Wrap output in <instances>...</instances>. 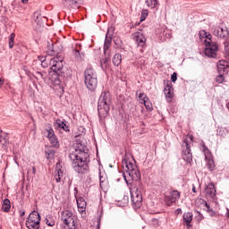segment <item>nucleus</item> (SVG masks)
Listing matches in <instances>:
<instances>
[{
    "instance_id": "nucleus-1",
    "label": "nucleus",
    "mask_w": 229,
    "mask_h": 229,
    "mask_svg": "<svg viewBox=\"0 0 229 229\" xmlns=\"http://www.w3.org/2000/svg\"><path fill=\"white\" fill-rule=\"evenodd\" d=\"M122 165L125 171L123 173V179L127 185H131L130 192L132 206L134 208H140L142 206V191H144V186L142 182H140V171H139L137 165H134L126 158H123Z\"/></svg>"
},
{
    "instance_id": "nucleus-2",
    "label": "nucleus",
    "mask_w": 229,
    "mask_h": 229,
    "mask_svg": "<svg viewBox=\"0 0 229 229\" xmlns=\"http://www.w3.org/2000/svg\"><path fill=\"white\" fill-rule=\"evenodd\" d=\"M73 148L74 152L70 154V159L72 160V165L74 172L78 173V174H89L90 171L89 167L90 158L87 145L81 141H77Z\"/></svg>"
},
{
    "instance_id": "nucleus-3",
    "label": "nucleus",
    "mask_w": 229,
    "mask_h": 229,
    "mask_svg": "<svg viewBox=\"0 0 229 229\" xmlns=\"http://www.w3.org/2000/svg\"><path fill=\"white\" fill-rule=\"evenodd\" d=\"M112 105V95L110 92L104 91L101 93L98 102V112L100 121H103L110 112V106Z\"/></svg>"
},
{
    "instance_id": "nucleus-4",
    "label": "nucleus",
    "mask_w": 229,
    "mask_h": 229,
    "mask_svg": "<svg viewBox=\"0 0 229 229\" xmlns=\"http://www.w3.org/2000/svg\"><path fill=\"white\" fill-rule=\"evenodd\" d=\"M51 70L55 72L57 76L58 81L62 82L71 76V72H69L68 69L64 67V61L58 58H53L50 61Z\"/></svg>"
},
{
    "instance_id": "nucleus-5",
    "label": "nucleus",
    "mask_w": 229,
    "mask_h": 229,
    "mask_svg": "<svg viewBox=\"0 0 229 229\" xmlns=\"http://www.w3.org/2000/svg\"><path fill=\"white\" fill-rule=\"evenodd\" d=\"M84 84L90 92H94L98 89V73L92 67L84 71Z\"/></svg>"
},
{
    "instance_id": "nucleus-6",
    "label": "nucleus",
    "mask_w": 229,
    "mask_h": 229,
    "mask_svg": "<svg viewBox=\"0 0 229 229\" xmlns=\"http://www.w3.org/2000/svg\"><path fill=\"white\" fill-rule=\"evenodd\" d=\"M61 221L64 226L68 229H76V222L74 221V216L70 210H64L61 214Z\"/></svg>"
},
{
    "instance_id": "nucleus-7",
    "label": "nucleus",
    "mask_w": 229,
    "mask_h": 229,
    "mask_svg": "<svg viewBox=\"0 0 229 229\" xmlns=\"http://www.w3.org/2000/svg\"><path fill=\"white\" fill-rule=\"evenodd\" d=\"M205 55L208 58H216L217 56V51H219V47L213 41H205Z\"/></svg>"
},
{
    "instance_id": "nucleus-8",
    "label": "nucleus",
    "mask_w": 229,
    "mask_h": 229,
    "mask_svg": "<svg viewBox=\"0 0 229 229\" xmlns=\"http://www.w3.org/2000/svg\"><path fill=\"white\" fill-rule=\"evenodd\" d=\"M182 158L187 164L192 162V153L191 152V143L184 140L182 143Z\"/></svg>"
},
{
    "instance_id": "nucleus-9",
    "label": "nucleus",
    "mask_w": 229,
    "mask_h": 229,
    "mask_svg": "<svg viewBox=\"0 0 229 229\" xmlns=\"http://www.w3.org/2000/svg\"><path fill=\"white\" fill-rule=\"evenodd\" d=\"M165 83V89H164V93L166 98V100L168 103H171L174 96V89L173 88V83L171 81H164Z\"/></svg>"
},
{
    "instance_id": "nucleus-10",
    "label": "nucleus",
    "mask_w": 229,
    "mask_h": 229,
    "mask_svg": "<svg viewBox=\"0 0 229 229\" xmlns=\"http://www.w3.org/2000/svg\"><path fill=\"white\" fill-rule=\"evenodd\" d=\"M62 4L67 10H78L81 4V0H63Z\"/></svg>"
},
{
    "instance_id": "nucleus-11",
    "label": "nucleus",
    "mask_w": 229,
    "mask_h": 229,
    "mask_svg": "<svg viewBox=\"0 0 229 229\" xmlns=\"http://www.w3.org/2000/svg\"><path fill=\"white\" fill-rule=\"evenodd\" d=\"M47 18L42 16H37L34 21V30L36 31H42L44 30V22H46Z\"/></svg>"
},
{
    "instance_id": "nucleus-12",
    "label": "nucleus",
    "mask_w": 229,
    "mask_h": 229,
    "mask_svg": "<svg viewBox=\"0 0 229 229\" xmlns=\"http://www.w3.org/2000/svg\"><path fill=\"white\" fill-rule=\"evenodd\" d=\"M206 197L212 199L216 197V186L210 182L206 188Z\"/></svg>"
},
{
    "instance_id": "nucleus-13",
    "label": "nucleus",
    "mask_w": 229,
    "mask_h": 229,
    "mask_svg": "<svg viewBox=\"0 0 229 229\" xmlns=\"http://www.w3.org/2000/svg\"><path fill=\"white\" fill-rule=\"evenodd\" d=\"M55 171V182L60 183V182H62V178L64 177V170H62V165L60 163L56 164Z\"/></svg>"
},
{
    "instance_id": "nucleus-14",
    "label": "nucleus",
    "mask_w": 229,
    "mask_h": 229,
    "mask_svg": "<svg viewBox=\"0 0 229 229\" xmlns=\"http://www.w3.org/2000/svg\"><path fill=\"white\" fill-rule=\"evenodd\" d=\"M135 42H137L138 46L140 47H144L146 46V37L142 33H136L135 34Z\"/></svg>"
},
{
    "instance_id": "nucleus-15",
    "label": "nucleus",
    "mask_w": 229,
    "mask_h": 229,
    "mask_svg": "<svg viewBox=\"0 0 229 229\" xmlns=\"http://www.w3.org/2000/svg\"><path fill=\"white\" fill-rule=\"evenodd\" d=\"M0 143L3 146H8L10 144V135L6 132H3V131L0 130Z\"/></svg>"
},
{
    "instance_id": "nucleus-16",
    "label": "nucleus",
    "mask_w": 229,
    "mask_h": 229,
    "mask_svg": "<svg viewBox=\"0 0 229 229\" xmlns=\"http://www.w3.org/2000/svg\"><path fill=\"white\" fill-rule=\"evenodd\" d=\"M77 207L79 208V212H85L87 208V201H85V199H83L82 197L77 199Z\"/></svg>"
},
{
    "instance_id": "nucleus-17",
    "label": "nucleus",
    "mask_w": 229,
    "mask_h": 229,
    "mask_svg": "<svg viewBox=\"0 0 229 229\" xmlns=\"http://www.w3.org/2000/svg\"><path fill=\"white\" fill-rule=\"evenodd\" d=\"M223 71L225 72V64H220V66H218L219 75L216 76V83H223V81H225V75H223Z\"/></svg>"
},
{
    "instance_id": "nucleus-18",
    "label": "nucleus",
    "mask_w": 229,
    "mask_h": 229,
    "mask_svg": "<svg viewBox=\"0 0 229 229\" xmlns=\"http://www.w3.org/2000/svg\"><path fill=\"white\" fill-rule=\"evenodd\" d=\"M40 214L38 211H32L27 218V221L40 223Z\"/></svg>"
},
{
    "instance_id": "nucleus-19",
    "label": "nucleus",
    "mask_w": 229,
    "mask_h": 229,
    "mask_svg": "<svg viewBox=\"0 0 229 229\" xmlns=\"http://www.w3.org/2000/svg\"><path fill=\"white\" fill-rule=\"evenodd\" d=\"M47 53V55H49V56H55V55H58V53H60V52L58 50L55 49V44L48 42Z\"/></svg>"
},
{
    "instance_id": "nucleus-20",
    "label": "nucleus",
    "mask_w": 229,
    "mask_h": 229,
    "mask_svg": "<svg viewBox=\"0 0 229 229\" xmlns=\"http://www.w3.org/2000/svg\"><path fill=\"white\" fill-rule=\"evenodd\" d=\"M192 217H193V215L191 212H187V213H184L183 214V221L184 223H186V226L187 228H191V223H192Z\"/></svg>"
},
{
    "instance_id": "nucleus-21",
    "label": "nucleus",
    "mask_w": 229,
    "mask_h": 229,
    "mask_svg": "<svg viewBox=\"0 0 229 229\" xmlns=\"http://www.w3.org/2000/svg\"><path fill=\"white\" fill-rule=\"evenodd\" d=\"M140 99H141L144 103L145 107L148 112H151L153 110V106L151 103L148 102V97H144V93H140Z\"/></svg>"
},
{
    "instance_id": "nucleus-22",
    "label": "nucleus",
    "mask_w": 229,
    "mask_h": 229,
    "mask_svg": "<svg viewBox=\"0 0 229 229\" xmlns=\"http://www.w3.org/2000/svg\"><path fill=\"white\" fill-rule=\"evenodd\" d=\"M26 226L29 229H38V228H40V222H33L30 220H27Z\"/></svg>"
},
{
    "instance_id": "nucleus-23",
    "label": "nucleus",
    "mask_w": 229,
    "mask_h": 229,
    "mask_svg": "<svg viewBox=\"0 0 229 229\" xmlns=\"http://www.w3.org/2000/svg\"><path fill=\"white\" fill-rule=\"evenodd\" d=\"M43 133H44V135H46V133H47V139H51L53 137H55V131L53 130V128H51V125H49V124L45 129V131H43Z\"/></svg>"
},
{
    "instance_id": "nucleus-24",
    "label": "nucleus",
    "mask_w": 229,
    "mask_h": 229,
    "mask_svg": "<svg viewBox=\"0 0 229 229\" xmlns=\"http://www.w3.org/2000/svg\"><path fill=\"white\" fill-rule=\"evenodd\" d=\"M11 208H12V203L10 202V199H5L3 201V205H2L3 212H8Z\"/></svg>"
},
{
    "instance_id": "nucleus-25",
    "label": "nucleus",
    "mask_w": 229,
    "mask_h": 229,
    "mask_svg": "<svg viewBox=\"0 0 229 229\" xmlns=\"http://www.w3.org/2000/svg\"><path fill=\"white\" fill-rule=\"evenodd\" d=\"M121 62H123V56L120 54H115L113 57V64L116 67L121 65Z\"/></svg>"
},
{
    "instance_id": "nucleus-26",
    "label": "nucleus",
    "mask_w": 229,
    "mask_h": 229,
    "mask_svg": "<svg viewBox=\"0 0 229 229\" xmlns=\"http://www.w3.org/2000/svg\"><path fill=\"white\" fill-rule=\"evenodd\" d=\"M56 124L59 130H64V131H69V127L67 123H64L62 120H57Z\"/></svg>"
},
{
    "instance_id": "nucleus-27",
    "label": "nucleus",
    "mask_w": 229,
    "mask_h": 229,
    "mask_svg": "<svg viewBox=\"0 0 229 229\" xmlns=\"http://www.w3.org/2000/svg\"><path fill=\"white\" fill-rule=\"evenodd\" d=\"M167 197L171 198L172 201H178V199H180V191L176 190L172 191L170 196Z\"/></svg>"
},
{
    "instance_id": "nucleus-28",
    "label": "nucleus",
    "mask_w": 229,
    "mask_h": 229,
    "mask_svg": "<svg viewBox=\"0 0 229 229\" xmlns=\"http://www.w3.org/2000/svg\"><path fill=\"white\" fill-rule=\"evenodd\" d=\"M108 62H110V54H106L105 58L100 61L102 69H105L108 65Z\"/></svg>"
},
{
    "instance_id": "nucleus-29",
    "label": "nucleus",
    "mask_w": 229,
    "mask_h": 229,
    "mask_svg": "<svg viewBox=\"0 0 229 229\" xmlns=\"http://www.w3.org/2000/svg\"><path fill=\"white\" fill-rule=\"evenodd\" d=\"M46 225H47V226H55V217H53L51 215L47 216Z\"/></svg>"
},
{
    "instance_id": "nucleus-30",
    "label": "nucleus",
    "mask_w": 229,
    "mask_h": 229,
    "mask_svg": "<svg viewBox=\"0 0 229 229\" xmlns=\"http://www.w3.org/2000/svg\"><path fill=\"white\" fill-rule=\"evenodd\" d=\"M213 35H215V37H218V38H223V27H218L216 29Z\"/></svg>"
},
{
    "instance_id": "nucleus-31",
    "label": "nucleus",
    "mask_w": 229,
    "mask_h": 229,
    "mask_svg": "<svg viewBox=\"0 0 229 229\" xmlns=\"http://www.w3.org/2000/svg\"><path fill=\"white\" fill-rule=\"evenodd\" d=\"M146 4L149 8H157V4H158V2L157 0H146Z\"/></svg>"
},
{
    "instance_id": "nucleus-32",
    "label": "nucleus",
    "mask_w": 229,
    "mask_h": 229,
    "mask_svg": "<svg viewBox=\"0 0 229 229\" xmlns=\"http://www.w3.org/2000/svg\"><path fill=\"white\" fill-rule=\"evenodd\" d=\"M222 38L224 40H228L229 38V32H228V28L226 27H222Z\"/></svg>"
},
{
    "instance_id": "nucleus-33",
    "label": "nucleus",
    "mask_w": 229,
    "mask_h": 229,
    "mask_svg": "<svg viewBox=\"0 0 229 229\" xmlns=\"http://www.w3.org/2000/svg\"><path fill=\"white\" fill-rule=\"evenodd\" d=\"M46 157L47 160H53L55 158V152L53 149H47L46 150Z\"/></svg>"
},
{
    "instance_id": "nucleus-34",
    "label": "nucleus",
    "mask_w": 229,
    "mask_h": 229,
    "mask_svg": "<svg viewBox=\"0 0 229 229\" xmlns=\"http://www.w3.org/2000/svg\"><path fill=\"white\" fill-rule=\"evenodd\" d=\"M207 167L209 171H214V168L216 167V165L214 164L213 159H208V160Z\"/></svg>"
},
{
    "instance_id": "nucleus-35",
    "label": "nucleus",
    "mask_w": 229,
    "mask_h": 229,
    "mask_svg": "<svg viewBox=\"0 0 229 229\" xmlns=\"http://www.w3.org/2000/svg\"><path fill=\"white\" fill-rule=\"evenodd\" d=\"M15 40V34L12 33L9 36V47L12 49L13 47V41Z\"/></svg>"
},
{
    "instance_id": "nucleus-36",
    "label": "nucleus",
    "mask_w": 229,
    "mask_h": 229,
    "mask_svg": "<svg viewBox=\"0 0 229 229\" xmlns=\"http://www.w3.org/2000/svg\"><path fill=\"white\" fill-rule=\"evenodd\" d=\"M147 17H148V10H142L141 16H140V22L146 21Z\"/></svg>"
},
{
    "instance_id": "nucleus-37",
    "label": "nucleus",
    "mask_w": 229,
    "mask_h": 229,
    "mask_svg": "<svg viewBox=\"0 0 229 229\" xmlns=\"http://www.w3.org/2000/svg\"><path fill=\"white\" fill-rule=\"evenodd\" d=\"M49 140L53 146L55 147L58 146V139H56V136L49 138Z\"/></svg>"
},
{
    "instance_id": "nucleus-38",
    "label": "nucleus",
    "mask_w": 229,
    "mask_h": 229,
    "mask_svg": "<svg viewBox=\"0 0 229 229\" xmlns=\"http://www.w3.org/2000/svg\"><path fill=\"white\" fill-rule=\"evenodd\" d=\"M165 201L166 202L167 207H171L173 203H176V201H173V199L167 196L165 198Z\"/></svg>"
},
{
    "instance_id": "nucleus-39",
    "label": "nucleus",
    "mask_w": 229,
    "mask_h": 229,
    "mask_svg": "<svg viewBox=\"0 0 229 229\" xmlns=\"http://www.w3.org/2000/svg\"><path fill=\"white\" fill-rule=\"evenodd\" d=\"M202 34L205 35L206 38H208V40L206 39L207 42H212V35L211 34L207 35V31H205V30H202Z\"/></svg>"
},
{
    "instance_id": "nucleus-40",
    "label": "nucleus",
    "mask_w": 229,
    "mask_h": 229,
    "mask_svg": "<svg viewBox=\"0 0 229 229\" xmlns=\"http://www.w3.org/2000/svg\"><path fill=\"white\" fill-rule=\"evenodd\" d=\"M176 80H178V73L176 72H174L172 75H171V81L173 83L176 82Z\"/></svg>"
},
{
    "instance_id": "nucleus-41",
    "label": "nucleus",
    "mask_w": 229,
    "mask_h": 229,
    "mask_svg": "<svg viewBox=\"0 0 229 229\" xmlns=\"http://www.w3.org/2000/svg\"><path fill=\"white\" fill-rule=\"evenodd\" d=\"M105 44H107L108 46H110V44H112V37L108 38V34H106V36Z\"/></svg>"
},
{
    "instance_id": "nucleus-42",
    "label": "nucleus",
    "mask_w": 229,
    "mask_h": 229,
    "mask_svg": "<svg viewBox=\"0 0 229 229\" xmlns=\"http://www.w3.org/2000/svg\"><path fill=\"white\" fill-rule=\"evenodd\" d=\"M36 74L37 76H38V78L44 80V76H46V72H37Z\"/></svg>"
},
{
    "instance_id": "nucleus-43",
    "label": "nucleus",
    "mask_w": 229,
    "mask_h": 229,
    "mask_svg": "<svg viewBox=\"0 0 229 229\" xmlns=\"http://www.w3.org/2000/svg\"><path fill=\"white\" fill-rule=\"evenodd\" d=\"M109 47H110V45H108L106 43L104 44V55H108L107 51H108Z\"/></svg>"
},
{
    "instance_id": "nucleus-44",
    "label": "nucleus",
    "mask_w": 229,
    "mask_h": 229,
    "mask_svg": "<svg viewBox=\"0 0 229 229\" xmlns=\"http://www.w3.org/2000/svg\"><path fill=\"white\" fill-rule=\"evenodd\" d=\"M225 58H227V60H229V47H225Z\"/></svg>"
},
{
    "instance_id": "nucleus-45",
    "label": "nucleus",
    "mask_w": 229,
    "mask_h": 229,
    "mask_svg": "<svg viewBox=\"0 0 229 229\" xmlns=\"http://www.w3.org/2000/svg\"><path fill=\"white\" fill-rule=\"evenodd\" d=\"M210 210H211L210 216L211 217H216V216H217V213L216 211L212 210V209H210Z\"/></svg>"
},
{
    "instance_id": "nucleus-46",
    "label": "nucleus",
    "mask_w": 229,
    "mask_h": 229,
    "mask_svg": "<svg viewBox=\"0 0 229 229\" xmlns=\"http://www.w3.org/2000/svg\"><path fill=\"white\" fill-rule=\"evenodd\" d=\"M39 60H40V62H41V65H42L43 67H46V65L43 64L44 62H46V57H41V58H39Z\"/></svg>"
},
{
    "instance_id": "nucleus-47",
    "label": "nucleus",
    "mask_w": 229,
    "mask_h": 229,
    "mask_svg": "<svg viewBox=\"0 0 229 229\" xmlns=\"http://www.w3.org/2000/svg\"><path fill=\"white\" fill-rule=\"evenodd\" d=\"M97 228H98V229L101 228V218H99V219L98 220Z\"/></svg>"
},
{
    "instance_id": "nucleus-48",
    "label": "nucleus",
    "mask_w": 229,
    "mask_h": 229,
    "mask_svg": "<svg viewBox=\"0 0 229 229\" xmlns=\"http://www.w3.org/2000/svg\"><path fill=\"white\" fill-rule=\"evenodd\" d=\"M205 205H206V207H207L208 212L211 213L212 208H210V205H208V203H207V202H205Z\"/></svg>"
},
{
    "instance_id": "nucleus-49",
    "label": "nucleus",
    "mask_w": 229,
    "mask_h": 229,
    "mask_svg": "<svg viewBox=\"0 0 229 229\" xmlns=\"http://www.w3.org/2000/svg\"><path fill=\"white\" fill-rule=\"evenodd\" d=\"M4 85V81L0 79V89Z\"/></svg>"
},
{
    "instance_id": "nucleus-50",
    "label": "nucleus",
    "mask_w": 229,
    "mask_h": 229,
    "mask_svg": "<svg viewBox=\"0 0 229 229\" xmlns=\"http://www.w3.org/2000/svg\"><path fill=\"white\" fill-rule=\"evenodd\" d=\"M21 3H23V4H28L29 0H21Z\"/></svg>"
},
{
    "instance_id": "nucleus-51",
    "label": "nucleus",
    "mask_w": 229,
    "mask_h": 229,
    "mask_svg": "<svg viewBox=\"0 0 229 229\" xmlns=\"http://www.w3.org/2000/svg\"><path fill=\"white\" fill-rule=\"evenodd\" d=\"M204 148V151H208V148H207V146L203 145Z\"/></svg>"
},
{
    "instance_id": "nucleus-52",
    "label": "nucleus",
    "mask_w": 229,
    "mask_h": 229,
    "mask_svg": "<svg viewBox=\"0 0 229 229\" xmlns=\"http://www.w3.org/2000/svg\"><path fill=\"white\" fill-rule=\"evenodd\" d=\"M75 55H76V56H78V55H80V51L75 50Z\"/></svg>"
},
{
    "instance_id": "nucleus-53",
    "label": "nucleus",
    "mask_w": 229,
    "mask_h": 229,
    "mask_svg": "<svg viewBox=\"0 0 229 229\" xmlns=\"http://www.w3.org/2000/svg\"><path fill=\"white\" fill-rule=\"evenodd\" d=\"M192 192H196V186L192 187Z\"/></svg>"
},
{
    "instance_id": "nucleus-54",
    "label": "nucleus",
    "mask_w": 229,
    "mask_h": 229,
    "mask_svg": "<svg viewBox=\"0 0 229 229\" xmlns=\"http://www.w3.org/2000/svg\"><path fill=\"white\" fill-rule=\"evenodd\" d=\"M191 140H194V137L192 135L190 136Z\"/></svg>"
},
{
    "instance_id": "nucleus-55",
    "label": "nucleus",
    "mask_w": 229,
    "mask_h": 229,
    "mask_svg": "<svg viewBox=\"0 0 229 229\" xmlns=\"http://www.w3.org/2000/svg\"><path fill=\"white\" fill-rule=\"evenodd\" d=\"M32 173H33V174H35V173H36L35 167H32Z\"/></svg>"
},
{
    "instance_id": "nucleus-56",
    "label": "nucleus",
    "mask_w": 229,
    "mask_h": 229,
    "mask_svg": "<svg viewBox=\"0 0 229 229\" xmlns=\"http://www.w3.org/2000/svg\"><path fill=\"white\" fill-rule=\"evenodd\" d=\"M25 212L24 211H22L21 213V217H22V216H25Z\"/></svg>"
},
{
    "instance_id": "nucleus-57",
    "label": "nucleus",
    "mask_w": 229,
    "mask_h": 229,
    "mask_svg": "<svg viewBox=\"0 0 229 229\" xmlns=\"http://www.w3.org/2000/svg\"><path fill=\"white\" fill-rule=\"evenodd\" d=\"M103 183V182L100 180V185Z\"/></svg>"
},
{
    "instance_id": "nucleus-58",
    "label": "nucleus",
    "mask_w": 229,
    "mask_h": 229,
    "mask_svg": "<svg viewBox=\"0 0 229 229\" xmlns=\"http://www.w3.org/2000/svg\"><path fill=\"white\" fill-rule=\"evenodd\" d=\"M182 211V209H179V212Z\"/></svg>"
},
{
    "instance_id": "nucleus-59",
    "label": "nucleus",
    "mask_w": 229,
    "mask_h": 229,
    "mask_svg": "<svg viewBox=\"0 0 229 229\" xmlns=\"http://www.w3.org/2000/svg\"><path fill=\"white\" fill-rule=\"evenodd\" d=\"M182 211V209H179V212Z\"/></svg>"
}]
</instances>
